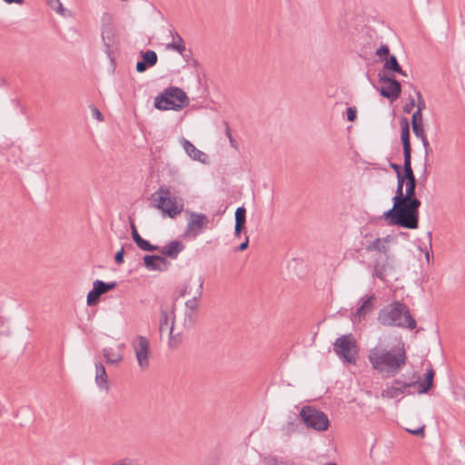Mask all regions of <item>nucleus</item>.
<instances>
[{
  "instance_id": "f257e3e1",
  "label": "nucleus",
  "mask_w": 465,
  "mask_h": 465,
  "mask_svg": "<svg viewBox=\"0 0 465 465\" xmlns=\"http://www.w3.org/2000/svg\"><path fill=\"white\" fill-rule=\"evenodd\" d=\"M411 173L410 178L408 177L405 193H402L400 200L399 208L396 209L389 225L414 230L419 227V209L421 202L416 196L417 179L413 171Z\"/></svg>"
},
{
  "instance_id": "f03ea898",
  "label": "nucleus",
  "mask_w": 465,
  "mask_h": 465,
  "mask_svg": "<svg viewBox=\"0 0 465 465\" xmlns=\"http://www.w3.org/2000/svg\"><path fill=\"white\" fill-rule=\"evenodd\" d=\"M368 360L373 370L394 377L407 362L404 344L388 349L379 343L369 351Z\"/></svg>"
},
{
  "instance_id": "7ed1b4c3",
  "label": "nucleus",
  "mask_w": 465,
  "mask_h": 465,
  "mask_svg": "<svg viewBox=\"0 0 465 465\" xmlns=\"http://www.w3.org/2000/svg\"><path fill=\"white\" fill-rule=\"evenodd\" d=\"M377 319L383 326H395L410 330H413L417 326L408 306L399 301H394L381 309Z\"/></svg>"
},
{
  "instance_id": "20e7f679",
  "label": "nucleus",
  "mask_w": 465,
  "mask_h": 465,
  "mask_svg": "<svg viewBox=\"0 0 465 465\" xmlns=\"http://www.w3.org/2000/svg\"><path fill=\"white\" fill-rule=\"evenodd\" d=\"M190 100L186 93L177 86H169L155 98L153 105L161 111H180L189 105Z\"/></svg>"
},
{
  "instance_id": "39448f33",
  "label": "nucleus",
  "mask_w": 465,
  "mask_h": 465,
  "mask_svg": "<svg viewBox=\"0 0 465 465\" xmlns=\"http://www.w3.org/2000/svg\"><path fill=\"white\" fill-rule=\"evenodd\" d=\"M171 192L165 185H162L152 194L154 206L170 218L176 217L183 211V204H178L175 198H171Z\"/></svg>"
},
{
  "instance_id": "423d86ee",
  "label": "nucleus",
  "mask_w": 465,
  "mask_h": 465,
  "mask_svg": "<svg viewBox=\"0 0 465 465\" xmlns=\"http://www.w3.org/2000/svg\"><path fill=\"white\" fill-rule=\"evenodd\" d=\"M301 421L309 429L325 431L330 427L328 416L313 406H303L299 413Z\"/></svg>"
},
{
  "instance_id": "0eeeda50",
  "label": "nucleus",
  "mask_w": 465,
  "mask_h": 465,
  "mask_svg": "<svg viewBox=\"0 0 465 465\" xmlns=\"http://www.w3.org/2000/svg\"><path fill=\"white\" fill-rule=\"evenodd\" d=\"M333 351L344 362L354 364L358 354L357 341L351 333L341 335L333 342Z\"/></svg>"
},
{
  "instance_id": "6e6552de",
  "label": "nucleus",
  "mask_w": 465,
  "mask_h": 465,
  "mask_svg": "<svg viewBox=\"0 0 465 465\" xmlns=\"http://www.w3.org/2000/svg\"><path fill=\"white\" fill-rule=\"evenodd\" d=\"M412 172L411 163L403 162V173L397 175V187L395 195L392 197L393 206L391 209L383 213L382 217L389 224L391 222L393 215L395 214L396 209L399 208L400 200L403 193V186L407 184L408 177L410 178L411 173Z\"/></svg>"
},
{
  "instance_id": "1a4fd4ad",
  "label": "nucleus",
  "mask_w": 465,
  "mask_h": 465,
  "mask_svg": "<svg viewBox=\"0 0 465 465\" xmlns=\"http://www.w3.org/2000/svg\"><path fill=\"white\" fill-rule=\"evenodd\" d=\"M102 39L105 46V53L112 62L114 61V52L117 49V34L116 29L111 23V17L108 16V21L105 17L103 18L102 25Z\"/></svg>"
},
{
  "instance_id": "9d476101",
  "label": "nucleus",
  "mask_w": 465,
  "mask_h": 465,
  "mask_svg": "<svg viewBox=\"0 0 465 465\" xmlns=\"http://www.w3.org/2000/svg\"><path fill=\"white\" fill-rule=\"evenodd\" d=\"M379 82L387 84V86H381L379 90L380 94L389 99L391 102L397 100L401 94V84L394 75L383 74L378 73Z\"/></svg>"
},
{
  "instance_id": "9b49d317",
  "label": "nucleus",
  "mask_w": 465,
  "mask_h": 465,
  "mask_svg": "<svg viewBox=\"0 0 465 465\" xmlns=\"http://www.w3.org/2000/svg\"><path fill=\"white\" fill-rule=\"evenodd\" d=\"M210 220L207 215L192 212L186 225L184 236L196 238L207 228Z\"/></svg>"
},
{
  "instance_id": "f8f14e48",
  "label": "nucleus",
  "mask_w": 465,
  "mask_h": 465,
  "mask_svg": "<svg viewBox=\"0 0 465 465\" xmlns=\"http://www.w3.org/2000/svg\"><path fill=\"white\" fill-rule=\"evenodd\" d=\"M418 383V381H404L400 379H395L391 382V386H387L386 389L381 391V397L383 399H394L397 398L401 394H412L410 388L415 387Z\"/></svg>"
},
{
  "instance_id": "ddd939ff",
  "label": "nucleus",
  "mask_w": 465,
  "mask_h": 465,
  "mask_svg": "<svg viewBox=\"0 0 465 465\" xmlns=\"http://www.w3.org/2000/svg\"><path fill=\"white\" fill-rule=\"evenodd\" d=\"M133 345L139 367L142 370L147 369L149 367V355L151 353L149 340L144 336L139 335L137 337V343L134 342Z\"/></svg>"
},
{
  "instance_id": "4468645a",
  "label": "nucleus",
  "mask_w": 465,
  "mask_h": 465,
  "mask_svg": "<svg viewBox=\"0 0 465 465\" xmlns=\"http://www.w3.org/2000/svg\"><path fill=\"white\" fill-rule=\"evenodd\" d=\"M401 124V140L403 148V162L411 163V143L410 123L407 117L402 116L400 120Z\"/></svg>"
},
{
  "instance_id": "2eb2a0df",
  "label": "nucleus",
  "mask_w": 465,
  "mask_h": 465,
  "mask_svg": "<svg viewBox=\"0 0 465 465\" xmlns=\"http://www.w3.org/2000/svg\"><path fill=\"white\" fill-rule=\"evenodd\" d=\"M143 261L144 267L149 271L165 272L171 265L167 259L157 254H145Z\"/></svg>"
},
{
  "instance_id": "dca6fc26",
  "label": "nucleus",
  "mask_w": 465,
  "mask_h": 465,
  "mask_svg": "<svg viewBox=\"0 0 465 465\" xmlns=\"http://www.w3.org/2000/svg\"><path fill=\"white\" fill-rule=\"evenodd\" d=\"M434 376L435 371L432 368H430L426 371L423 375V379L420 381V376L416 373H413L411 381H418V393L419 394H426L428 393L434 386Z\"/></svg>"
},
{
  "instance_id": "f3484780",
  "label": "nucleus",
  "mask_w": 465,
  "mask_h": 465,
  "mask_svg": "<svg viewBox=\"0 0 465 465\" xmlns=\"http://www.w3.org/2000/svg\"><path fill=\"white\" fill-rule=\"evenodd\" d=\"M184 249V244L178 240H173L169 242L164 246H158V249L155 252H159L161 256L166 258H170L175 260L181 252Z\"/></svg>"
},
{
  "instance_id": "a211bd4d",
  "label": "nucleus",
  "mask_w": 465,
  "mask_h": 465,
  "mask_svg": "<svg viewBox=\"0 0 465 465\" xmlns=\"http://www.w3.org/2000/svg\"><path fill=\"white\" fill-rule=\"evenodd\" d=\"M142 60L136 63L135 69L138 73L145 72L149 67H153L157 64V54L153 50L141 51Z\"/></svg>"
},
{
  "instance_id": "6ab92c4d",
  "label": "nucleus",
  "mask_w": 465,
  "mask_h": 465,
  "mask_svg": "<svg viewBox=\"0 0 465 465\" xmlns=\"http://www.w3.org/2000/svg\"><path fill=\"white\" fill-rule=\"evenodd\" d=\"M130 228L132 239L142 251L153 252L158 249V245L152 244L149 241L143 239L139 234L137 228L132 219H130Z\"/></svg>"
},
{
  "instance_id": "aec40b11",
  "label": "nucleus",
  "mask_w": 465,
  "mask_h": 465,
  "mask_svg": "<svg viewBox=\"0 0 465 465\" xmlns=\"http://www.w3.org/2000/svg\"><path fill=\"white\" fill-rule=\"evenodd\" d=\"M375 299L376 298L374 294L367 297L365 300H363V298L361 299L362 301V303L357 308V310L353 313V319L355 322H361V320L364 319L368 313L374 310Z\"/></svg>"
},
{
  "instance_id": "412c9836",
  "label": "nucleus",
  "mask_w": 465,
  "mask_h": 465,
  "mask_svg": "<svg viewBox=\"0 0 465 465\" xmlns=\"http://www.w3.org/2000/svg\"><path fill=\"white\" fill-rule=\"evenodd\" d=\"M182 145L186 153L194 161L205 163L207 162V155L197 149L189 140L183 138Z\"/></svg>"
},
{
  "instance_id": "4be33fe9",
  "label": "nucleus",
  "mask_w": 465,
  "mask_h": 465,
  "mask_svg": "<svg viewBox=\"0 0 465 465\" xmlns=\"http://www.w3.org/2000/svg\"><path fill=\"white\" fill-rule=\"evenodd\" d=\"M234 236L240 237L241 233L245 230L246 223V209L240 206L236 209L235 213Z\"/></svg>"
},
{
  "instance_id": "5701e85b",
  "label": "nucleus",
  "mask_w": 465,
  "mask_h": 465,
  "mask_svg": "<svg viewBox=\"0 0 465 465\" xmlns=\"http://www.w3.org/2000/svg\"><path fill=\"white\" fill-rule=\"evenodd\" d=\"M383 62V66L379 71V73H383V74L387 75H394L396 72L401 71V64H399L397 57L394 54L385 57Z\"/></svg>"
},
{
  "instance_id": "b1692460",
  "label": "nucleus",
  "mask_w": 465,
  "mask_h": 465,
  "mask_svg": "<svg viewBox=\"0 0 465 465\" xmlns=\"http://www.w3.org/2000/svg\"><path fill=\"white\" fill-rule=\"evenodd\" d=\"M95 382L100 389H109L108 375L104 364L100 361L95 363Z\"/></svg>"
},
{
  "instance_id": "393cba45",
  "label": "nucleus",
  "mask_w": 465,
  "mask_h": 465,
  "mask_svg": "<svg viewBox=\"0 0 465 465\" xmlns=\"http://www.w3.org/2000/svg\"><path fill=\"white\" fill-rule=\"evenodd\" d=\"M171 35L173 37V42L167 45V49L175 50L184 57L186 48L183 39L176 31H171Z\"/></svg>"
},
{
  "instance_id": "a878e982",
  "label": "nucleus",
  "mask_w": 465,
  "mask_h": 465,
  "mask_svg": "<svg viewBox=\"0 0 465 465\" xmlns=\"http://www.w3.org/2000/svg\"><path fill=\"white\" fill-rule=\"evenodd\" d=\"M389 236H386L384 238H376L374 241L371 242L366 247L367 252H387V246L385 245L387 242H389Z\"/></svg>"
},
{
  "instance_id": "bb28decb",
  "label": "nucleus",
  "mask_w": 465,
  "mask_h": 465,
  "mask_svg": "<svg viewBox=\"0 0 465 465\" xmlns=\"http://www.w3.org/2000/svg\"><path fill=\"white\" fill-rule=\"evenodd\" d=\"M204 280L203 277L199 278V288H198V295L185 302L186 312H196L198 310V302L197 300L203 294V286Z\"/></svg>"
},
{
  "instance_id": "cd10ccee",
  "label": "nucleus",
  "mask_w": 465,
  "mask_h": 465,
  "mask_svg": "<svg viewBox=\"0 0 465 465\" xmlns=\"http://www.w3.org/2000/svg\"><path fill=\"white\" fill-rule=\"evenodd\" d=\"M103 355L107 364L117 365L123 361L122 354L114 352L112 349H104Z\"/></svg>"
},
{
  "instance_id": "c85d7f7f",
  "label": "nucleus",
  "mask_w": 465,
  "mask_h": 465,
  "mask_svg": "<svg viewBox=\"0 0 465 465\" xmlns=\"http://www.w3.org/2000/svg\"><path fill=\"white\" fill-rule=\"evenodd\" d=\"M93 284L101 293V295L105 294L110 291L115 289L118 285L116 282H105L102 280H95Z\"/></svg>"
},
{
  "instance_id": "c756f323",
  "label": "nucleus",
  "mask_w": 465,
  "mask_h": 465,
  "mask_svg": "<svg viewBox=\"0 0 465 465\" xmlns=\"http://www.w3.org/2000/svg\"><path fill=\"white\" fill-rule=\"evenodd\" d=\"M101 293L93 285V289L87 294L86 302L88 306H94L100 302Z\"/></svg>"
},
{
  "instance_id": "7c9ffc66",
  "label": "nucleus",
  "mask_w": 465,
  "mask_h": 465,
  "mask_svg": "<svg viewBox=\"0 0 465 465\" xmlns=\"http://www.w3.org/2000/svg\"><path fill=\"white\" fill-rule=\"evenodd\" d=\"M262 465H286V462L276 456L266 455L262 457Z\"/></svg>"
},
{
  "instance_id": "2f4dec72",
  "label": "nucleus",
  "mask_w": 465,
  "mask_h": 465,
  "mask_svg": "<svg viewBox=\"0 0 465 465\" xmlns=\"http://www.w3.org/2000/svg\"><path fill=\"white\" fill-rule=\"evenodd\" d=\"M197 313L192 312H185L184 314V326L188 329H192L195 326L197 322Z\"/></svg>"
},
{
  "instance_id": "473e14b6",
  "label": "nucleus",
  "mask_w": 465,
  "mask_h": 465,
  "mask_svg": "<svg viewBox=\"0 0 465 465\" xmlns=\"http://www.w3.org/2000/svg\"><path fill=\"white\" fill-rule=\"evenodd\" d=\"M169 318H168V312L167 308L163 306V304H161L160 309V326L159 331L160 332H163V328L168 325Z\"/></svg>"
},
{
  "instance_id": "72a5a7b5",
  "label": "nucleus",
  "mask_w": 465,
  "mask_h": 465,
  "mask_svg": "<svg viewBox=\"0 0 465 465\" xmlns=\"http://www.w3.org/2000/svg\"><path fill=\"white\" fill-rule=\"evenodd\" d=\"M174 311H175V301H173V302L172 304L171 313L174 314ZM174 320H175V315H173V321H172V325L170 327L169 345L171 347H173V346L177 345L180 342V340L176 341L175 337L173 335V326H174Z\"/></svg>"
},
{
  "instance_id": "f704fd0d",
  "label": "nucleus",
  "mask_w": 465,
  "mask_h": 465,
  "mask_svg": "<svg viewBox=\"0 0 465 465\" xmlns=\"http://www.w3.org/2000/svg\"><path fill=\"white\" fill-rule=\"evenodd\" d=\"M376 55L379 56L381 61L385 60V57L391 56L390 48L387 45H381L375 52Z\"/></svg>"
},
{
  "instance_id": "c9c22d12",
  "label": "nucleus",
  "mask_w": 465,
  "mask_h": 465,
  "mask_svg": "<svg viewBox=\"0 0 465 465\" xmlns=\"http://www.w3.org/2000/svg\"><path fill=\"white\" fill-rule=\"evenodd\" d=\"M412 132L417 138L422 140L427 137L424 132L423 124H411Z\"/></svg>"
},
{
  "instance_id": "e433bc0d",
  "label": "nucleus",
  "mask_w": 465,
  "mask_h": 465,
  "mask_svg": "<svg viewBox=\"0 0 465 465\" xmlns=\"http://www.w3.org/2000/svg\"><path fill=\"white\" fill-rule=\"evenodd\" d=\"M224 126H225V134L229 139L231 146L233 147L234 149H237L238 143H237L236 140L232 135L230 125H229L228 122H224Z\"/></svg>"
},
{
  "instance_id": "4c0bfd02",
  "label": "nucleus",
  "mask_w": 465,
  "mask_h": 465,
  "mask_svg": "<svg viewBox=\"0 0 465 465\" xmlns=\"http://www.w3.org/2000/svg\"><path fill=\"white\" fill-rule=\"evenodd\" d=\"M346 116L349 122H354L357 118V110L355 107H348L346 109Z\"/></svg>"
},
{
  "instance_id": "58836bf2",
  "label": "nucleus",
  "mask_w": 465,
  "mask_h": 465,
  "mask_svg": "<svg viewBox=\"0 0 465 465\" xmlns=\"http://www.w3.org/2000/svg\"><path fill=\"white\" fill-rule=\"evenodd\" d=\"M417 95V110L423 111L426 108V104L420 91H416Z\"/></svg>"
},
{
  "instance_id": "ea45409f",
  "label": "nucleus",
  "mask_w": 465,
  "mask_h": 465,
  "mask_svg": "<svg viewBox=\"0 0 465 465\" xmlns=\"http://www.w3.org/2000/svg\"><path fill=\"white\" fill-rule=\"evenodd\" d=\"M422 124V112L416 110L411 116V124Z\"/></svg>"
},
{
  "instance_id": "a19ab883",
  "label": "nucleus",
  "mask_w": 465,
  "mask_h": 465,
  "mask_svg": "<svg viewBox=\"0 0 465 465\" xmlns=\"http://www.w3.org/2000/svg\"><path fill=\"white\" fill-rule=\"evenodd\" d=\"M124 247H122L114 255V262L118 265L122 264L124 261Z\"/></svg>"
},
{
  "instance_id": "79ce46f5",
  "label": "nucleus",
  "mask_w": 465,
  "mask_h": 465,
  "mask_svg": "<svg viewBox=\"0 0 465 465\" xmlns=\"http://www.w3.org/2000/svg\"><path fill=\"white\" fill-rule=\"evenodd\" d=\"M424 430H425V425H422V426H420V427H419L417 429H414V430H412V429H406V430L409 433H411V434H412L414 436H418V437H424V434H425L424 433Z\"/></svg>"
},
{
  "instance_id": "37998d69",
  "label": "nucleus",
  "mask_w": 465,
  "mask_h": 465,
  "mask_svg": "<svg viewBox=\"0 0 465 465\" xmlns=\"http://www.w3.org/2000/svg\"><path fill=\"white\" fill-rule=\"evenodd\" d=\"M48 5L52 9L56 11L57 13H60L63 11V5L60 2V0H48Z\"/></svg>"
},
{
  "instance_id": "c03bdc74",
  "label": "nucleus",
  "mask_w": 465,
  "mask_h": 465,
  "mask_svg": "<svg viewBox=\"0 0 465 465\" xmlns=\"http://www.w3.org/2000/svg\"><path fill=\"white\" fill-rule=\"evenodd\" d=\"M415 106V100L413 97L411 96L409 102L403 106V112L406 114H410Z\"/></svg>"
},
{
  "instance_id": "a18cd8bd",
  "label": "nucleus",
  "mask_w": 465,
  "mask_h": 465,
  "mask_svg": "<svg viewBox=\"0 0 465 465\" xmlns=\"http://www.w3.org/2000/svg\"><path fill=\"white\" fill-rule=\"evenodd\" d=\"M91 113H92V116L94 118H95L96 120L98 121H103L104 120V115L103 114L100 112V110L95 107L94 105H92L91 106Z\"/></svg>"
},
{
  "instance_id": "49530a36",
  "label": "nucleus",
  "mask_w": 465,
  "mask_h": 465,
  "mask_svg": "<svg viewBox=\"0 0 465 465\" xmlns=\"http://www.w3.org/2000/svg\"><path fill=\"white\" fill-rule=\"evenodd\" d=\"M421 143H422V145L424 147V152H425V162H427L429 153L431 152V149L430 147V143H429L427 137L423 138L421 140Z\"/></svg>"
},
{
  "instance_id": "de8ad7c7",
  "label": "nucleus",
  "mask_w": 465,
  "mask_h": 465,
  "mask_svg": "<svg viewBox=\"0 0 465 465\" xmlns=\"http://www.w3.org/2000/svg\"><path fill=\"white\" fill-rule=\"evenodd\" d=\"M390 167L396 173V175H399V173H403V166L401 167L398 163H390Z\"/></svg>"
},
{
  "instance_id": "09e8293b",
  "label": "nucleus",
  "mask_w": 465,
  "mask_h": 465,
  "mask_svg": "<svg viewBox=\"0 0 465 465\" xmlns=\"http://www.w3.org/2000/svg\"><path fill=\"white\" fill-rule=\"evenodd\" d=\"M248 245H249V238H248V236H246L245 241L242 242L239 246H237L235 251L236 252H243L244 250H246L248 248Z\"/></svg>"
},
{
  "instance_id": "8fccbe9b",
  "label": "nucleus",
  "mask_w": 465,
  "mask_h": 465,
  "mask_svg": "<svg viewBox=\"0 0 465 465\" xmlns=\"http://www.w3.org/2000/svg\"><path fill=\"white\" fill-rule=\"evenodd\" d=\"M187 293H189V286L188 285H184L183 286L180 291H179V295L181 297H183L184 295H186Z\"/></svg>"
},
{
  "instance_id": "3c124183",
  "label": "nucleus",
  "mask_w": 465,
  "mask_h": 465,
  "mask_svg": "<svg viewBox=\"0 0 465 465\" xmlns=\"http://www.w3.org/2000/svg\"><path fill=\"white\" fill-rule=\"evenodd\" d=\"M427 236H428V239H429V245H430V249H431L432 247V232H427Z\"/></svg>"
},
{
  "instance_id": "603ef678",
  "label": "nucleus",
  "mask_w": 465,
  "mask_h": 465,
  "mask_svg": "<svg viewBox=\"0 0 465 465\" xmlns=\"http://www.w3.org/2000/svg\"><path fill=\"white\" fill-rule=\"evenodd\" d=\"M425 258H426L428 263H430V251L427 248H425Z\"/></svg>"
},
{
  "instance_id": "864d4df0",
  "label": "nucleus",
  "mask_w": 465,
  "mask_h": 465,
  "mask_svg": "<svg viewBox=\"0 0 465 465\" xmlns=\"http://www.w3.org/2000/svg\"><path fill=\"white\" fill-rule=\"evenodd\" d=\"M396 74H399L402 76H407V74L404 70H402V68L401 67V71L400 72H396Z\"/></svg>"
},
{
  "instance_id": "5fc2aeb1",
  "label": "nucleus",
  "mask_w": 465,
  "mask_h": 465,
  "mask_svg": "<svg viewBox=\"0 0 465 465\" xmlns=\"http://www.w3.org/2000/svg\"><path fill=\"white\" fill-rule=\"evenodd\" d=\"M325 465H337L335 462H327Z\"/></svg>"
},
{
  "instance_id": "6e6d98bb",
  "label": "nucleus",
  "mask_w": 465,
  "mask_h": 465,
  "mask_svg": "<svg viewBox=\"0 0 465 465\" xmlns=\"http://www.w3.org/2000/svg\"><path fill=\"white\" fill-rule=\"evenodd\" d=\"M375 271H376L377 277H380V278H381V274H379V273L377 272V269H375Z\"/></svg>"
},
{
  "instance_id": "4d7b16f0",
  "label": "nucleus",
  "mask_w": 465,
  "mask_h": 465,
  "mask_svg": "<svg viewBox=\"0 0 465 465\" xmlns=\"http://www.w3.org/2000/svg\"><path fill=\"white\" fill-rule=\"evenodd\" d=\"M183 58H184L185 60H187V59H188V54H184V57H183Z\"/></svg>"
}]
</instances>
